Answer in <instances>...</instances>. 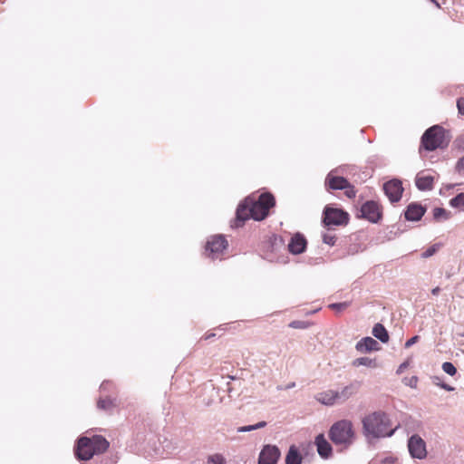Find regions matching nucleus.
Listing matches in <instances>:
<instances>
[{"instance_id":"obj_31","label":"nucleus","mask_w":464,"mask_h":464,"mask_svg":"<svg viewBox=\"0 0 464 464\" xmlns=\"http://www.w3.org/2000/svg\"><path fill=\"white\" fill-rule=\"evenodd\" d=\"M350 305L349 302L334 303L329 304V308L336 312H342Z\"/></svg>"},{"instance_id":"obj_21","label":"nucleus","mask_w":464,"mask_h":464,"mask_svg":"<svg viewBox=\"0 0 464 464\" xmlns=\"http://www.w3.org/2000/svg\"><path fill=\"white\" fill-rule=\"evenodd\" d=\"M302 457L295 445L290 446L285 457V464H301Z\"/></svg>"},{"instance_id":"obj_19","label":"nucleus","mask_w":464,"mask_h":464,"mask_svg":"<svg viewBox=\"0 0 464 464\" xmlns=\"http://www.w3.org/2000/svg\"><path fill=\"white\" fill-rule=\"evenodd\" d=\"M425 213V208L417 203H411L407 207L405 218L410 221H419Z\"/></svg>"},{"instance_id":"obj_13","label":"nucleus","mask_w":464,"mask_h":464,"mask_svg":"<svg viewBox=\"0 0 464 464\" xmlns=\"http://www.w3.org/2000/svg\"><path fill=\"white\" fill-rule=\"evenodd\" d=\"M251 218L249 198H246L244 202L238 205L236 212V219L231 225L232 227H241L246 220Z\"/></svg>"},{"instance_id":"obj_32","label":"nucleus","mask_w":464,"mask_h":464,"mask_svg":"<svg viewBox=\"0 0 464 464\" xmlns=\"http://www.w3.org/2000/svg\"><path fill=\"white\" fill-rule=\"evenodd\" d=\"M307 326H308V324L306 322L299 321V320L292 321L289 324V327H291L293 329H305V328H307Z\"/></svg>"},{"instance_id":"obj_2","label":"nucleus","mask_w":464,"mask_h":464,"mask_svg":"<svg viewBox=\"0 0 464 464\" xmlns=\"http://www.w3.org/2000/svg\"><path fill=\"white\" fill-rule=\"evenodd\" d=\"M109 445V441L100 435H95L92 438L82 437L79 439L75 448V455L81 460H89L94 455L105 452Z\"/></svg>"},{"instance_id":"obj_45","label":"nucleus","mask_w":464,"mask_h":464,"mask_svg":"<svg viewBox=\"0 0 464 464\" xmlns=\"http://www.w3.org/2000/svg\"><path fill=\"white\" fill-rule=\"evenodd\" d=\"M294 386H295V382H293V383L289 384V385L287 386V388H293Z\"/></svg>"},{"instance_id":"obj_8","label":"nucleus","mask_w":464,"mask_h":464,"mask_svg":"<svg viewBox=\"0 0 464 464\" xmlns=\"http://www.w3.org/2000/svg\"><path fill=\"white\" fill-rule=\"evenodd\" d=\"M407 446L413 459H423L427 457L426 442L418 434L409 438Z\"/></svg>"},{"instance_id":"obj_46","label":"nucleus","mask_w":464,"mask_h":464,"mask_svg":"<svg viewBox=\"0 0 464 464\" xmlns=\"http://www.w3.org/2000/svg\"><path fill=\"white\" fill-rule=\"evenodd\" d=\"M214 335H215L214 334H209V335H208V336L206 337V339H208V338H210V337H212V336H214Z\"/></svg>"},{"instance_id":"obj_41","label":"nucleus","mask_w":464,"mask_h":464,"mask_svg":"<svg viewBox=\"0 0 464 464\" xmlns=\"http://www.w3.org/2000/svg\"><path fill=\"white\" fill-rule=\"evenodd\" d=\"M111 385V383L109 382H103L102 384H101V390H106L108 389V386Z\"/></svg>"},{"instance_id":"obj_17","label":"nucleus","mask_w":464,"mask_h":464,"mask_svg":"<svg viewBox=\"0 0 464 464\" xmlns=\"http://www.w3.org/2000/svg\"><path fill=\"white\" fill-rule=\"evenodd\" d=\"M355 348L360 353H370L372 351H379L381 346L375 339L368 336L362 338L356 343Z\"/></svg>"},{"instance_id":"obj_38","label":"nucleus","mask_w":464,"mask_h":464,"mask_svg":"<svg viewBox=\"0 0 464 464\" xmlns=\"http://www.w3.org/2000/svg\"><path fill=\"white\" fill-rule=\"evenodd\" d=\"M457 107L459 110V112L462 115H464V98H459L457 101Z\"/></svg>"},{"instance_id":"obj_7","label":"nucleus","mask_w":464,"mask_h":464,"mask_svg":"<svg viewBox=\"0 0 464 464\" xmlns=\"http://www.w3.org/2000/svg\"><path fill=\"white\" fill-rule=\"evenodd\" d=\"M349 215L342 209L326 207L324 210V223L326 227L342 226L348 223Z\"/></svg>"},{"instance_id":"obj_4","label":"nucleus","mask_w":464,"mask_h":464,"mask_svg":"<svg viewBox=\"0 0 464 464\" xmlns=\"http://www.w3.org/2000/svg\"><path fill=\"white\" fill-rule=\"evenodd\" d=\"M251 218L260 221L268 215V210L275 205V198L270 193H263L257 200L249 198Z\"/></svg>"},{"instance_id":"obj_6","label":"nucleus","mask_w":464,"mask_h":464,"mask_svg":"<svg viewBox=\"0 0 464 464\" xmlns=\"http://www.w3.org/2000/svg\"><path fill=\"white\" fill-rule=\"evenodd\" d=\"M227 246L228 243L224 236H213L207 242L206 255L213 260L220 258Z\"/></svg>"},{"instance_id":"obj_29","label":"nucleus","mask_w":464,"mask_h":464,"mask_svg":"<svg viewBox=\"0 0 464 464\" xmlns=\"http://www.w3.org/2000/svg\"><path fill=\"white\" fill-rule=\"evenodd\" d=\"M439 248H440L439 244H434V245L430 246L424 252H422L421 257L429 258V257L432 256L439 250Z\"/></svg>"},{"instance_id":"obj_14","label":"nucleus","mask_w":464,"mask_h":464,"mask_svg":"<svg viewBox=\"0 0 464 464\" xmlns=\"http://www.w3.org/2000/svg\"><path fill=\"white\" fill-rule=\"evenodd\" d=\"M337 169L330 171L325 179V186L328 189H343L348 186L349 181L335 173Z\"/></svg>"},{"instance_id":"obj_35","label":"nucleus","mask_w":464,"mask_h":464,"mask_svg":"<svg viewBox=\"0 0 464 464\" xmlns=\"http://www.w3.org/2000/svg\"><path fill=\"white\" fill-rule=\"evenodd\" d=\"M343 189H344V194H345L348 198H354V197H355V195H356V191H355V189H354V187H353V186H352V185L350 184V182L348 183V186H347L346 188H344Z\"/></svg>"},{"instance_id":"obj_43","label":"nucleus","mask_w":464,"mask_h":464,"mask_svg":"<svg viewBox=\"0 0 464 464\" xmlns=\"http://www.w3.org/2000/svg\"><path fill=\"white\" fill-rule=\"evenodd\" d=\"M439 291H440V288H439V287L434 288V289L432 290V294H433V295H437V294L439 293Z\"/></svg>"},{"instance_id":"obj_25","label":"nucleus","mask_w":464,"mask_h":464,"mask_svg":"<svg viewBox=\"0 0 464 464\" xmlns=\"http://www.w3.org/2000/svg\"><path fill=\"white\" fill-rule=\"evenodd\" d=\"M450 205L452 208L464 210V192L458 194L456 197L450 200Z\"/></svg>"},{"instance_id":"obj_36","label":"nucleus","mask_w":464,"mask_h":464,"mask_svg":"<svg viewBox=\"0 0 464 464\" xmlns=\"http://www.w3.org/2000/svg\"><path fill=\"white\" fill-rule=\"evenodd\" d=\"M456 170L460 173L464 174V156L461 157L456 164Z\"/></svg>"},{"instance_id":"obj_12","label":"nucleus","mask_w":464,"mask_h":464,"mask_svg":"<svg viewBox=\"0 0 464 464\" xmlns=\"http://www.w3.org/2000/svg\"><path fill=\"white\" fill-rule=\"evenodd\" d=\"M360 387L361 383L357 381H354L342 388L340 391H335L337 404L343 403L351 397L355 395L358 392Z\"/></svg>"},{"instance_id":"obj_34","label":"nucleus","mask_w":464,"mask_h":464,"mask_svg":"<svg viewBox=\"0 0 464 464\" xmlns=\"http://www.w3.org/2000/svg\"><path fill=\"white\" fill-rule=\"evenodd\" d=\"M439 380H440V379H439V377H434V383H435L437 386H439V387H440L441 389H443V390H445V391H448V392H452V391H454V387H452V386H450V385H449V384H447V383H445V382H437V381H439Z\"/></svg>"},{"instance_id":"obj_16","label":"nucleus","mask_w":464,"mask_h":464,"mask_svg":"<svg viewBox=\"0 0 464 464\" xmlns=\"http://www.w3.org/2000/svg\"><path fill=\"white\" fill-rule=\"evenodd\" d=\"M306 244L307 242L304 237L299 233H296L291 237V240L288 243V249L292 254L298 255L304 251Z\"/></svg>"},{"instance_id":"obj_30","label":"nucleus","mask_w":464,"mask_h":464,"mask_svg":"<svg viewBox=\"0 0 464 464\" xmlns=\"http://www.w3.org/2000/svg\"><path fill=\"white\" fill-rule=\"evenodd\" d=\"M210 464H226L225 458L221 454H213L208 458Z\"/></svg>"},{"instance_id":"obj_27","label":"nucleus","mask_w":464,"mask_h":464,"mask_svg":"<svg viewBox=\"0 0 464 464\" xmlns=\"http://www.w3.org/2000/svg\"><path fill=\"white\" fill-rule=\"evenodd\" d=\"M98 408L102 410H110L114 406V402L111 398L100 399L98 401Z\"/></svg>"},{"instance_id":"obj_26","label":"nucleus","mask_w":464,"mask_h":464,"mask_svg":"<svg viewBox=\"0 0 464 464\" xmlns=\"http://www.w3.org/2000/svg\"><path fill=\"white\" fill-rule=\"evenodd\" d=\"M266 426V421H259V422H257L256 424H254V425H247V426L239 427V428H237V432H248V431H252V430H256L264 428Z\"/></svg>"},{"instance_id":"obj_24","label":"nucleus","mask_w":464,"mask_h":464,"mask_svg":"<svg viewBox=\"0 0 464 464\" xmlns=\"http://www.w3.org/2000/svg\"><path fill=\"white\" fill-rule=\"evenodd\" d=\"M354 366H367L371 368H375L377 363L375 360L368 358V357H360L353 361Z\"/></svg>"},{"instance_id":"obj_11","label":"nucleus","mask_w":464,"mask_h":464,"mask_svg":"<svg viewBox=\"0 0 464 464\" xmlns=\"http://www.w3.org/2000/svg\"><path fill=\"white\" fill-rule=\"evenodd\" d=\"M383 190L391 202H397L401 198L403 188L399 179H392L384 183Z\"/></svg>"},{"instance_id":"obj_22","label":"nucleus","mask_w":464,"mask_h":464,"mask_svg":"<svg viewBox=\"0 0 464 464\" xmlns=\"http://www.w3.org/2000/svg\"><path fill=\"white\" fill-rule=\"evenodd\" d=\"M372 333L373 336L380 340L382 343H385L389 341V334L382 324H376L373 326Z\"/></svg>"},{"instance_id":"obj_42","label":"nucleus","mask_w":464,"mask_h":464,"mask_svg":"<svg viewBox=\"0 0 464 464\" xmlns=\"http://www.w3.org/2000/svg\"><path fill=\"white\" fill-rule=\"evenodd\" d=\"M416 383H417V378H416V377L411 378V383H410V384H411V386H413V385H415Z\"/></svg>"},{"instance_id":"obj_44","label":"nucleus","mask_w":464,"mask_h":464,"mask_svg":"<svg viewBox=\"0 0 464 464\" xmlns=\"http://www.w3.org/2000/svg\"><path fill=\"white\" fill-rule=\"evenodd\" d=\"M430 1L433 2L438 7H440V5H439V3H437L436 0H430Z\"/></svg>"},{"instance_id":"obj_39","label":"nucleus","mask_w":464,"mask_h":464,"mask_svg":"<svg viewBox=\"0 0 464 464\" xmlns=\"http://www.w3.org/2000/svg\"><path fill=\"white\" fill-rule=\"evenodd\" d=\"M409 366V362H402L401 364H400V366L398 367L397 371H396V373L397 374H401L403 372V371Z\"/></svg>"},{"instance_id":"obj_5","label":"nucleus","mask_w":464,"mask_h":464,"mask_svg":"<svg viewBox=\"0 0 464 464\" xmlns=\"http://www.w3.org/2000/svg\"><path fill=\"white\" fill-rule=\"evenodd\" d=\"M421 144L429 151L443 147L444 129L439 125L429 128L421 137Z\"/></svg>"},{"instance_id":"obj_3","label":"nucleus","mask_w":464,"mask_h":464,"mask_svg":"<svg viewBox=\"0 0 464 464\" xmlns=\"http://www.w3.org/2000/svg\"><path fill=\"white\" fill-rule=\"evenodd\" d=\"M329 437L336 446L349 447L354 438L352 422L347 420L335 422L329 430Z\"/></svg>"},{"instance_id":"obj_9","label":"nucleus","mask_w":464,"mask_h":464,"mask_svg":"<svg viewBox=\"0 0 464 464\" xmlns=\"http://www.w3.org/2000/svg\"><path fill=\"white\" fill-rule=\"evenodd\" d=\"M361 217L372 223H377L382 218V210L375 201H367L361 208Z\"/></svg>"},{"instance_id":"obj_10","label":"nucleus","mask_w":464,"mask_h":464,"mask_svg":"<svg viewBox=\"0 0 464 464\" xmlns=\"http://www.w3.org/2000/svg\"><path fill=\"white\" fill-rule=\"evenodd\" d=\"M281 452L276 445H265L258 457V464H276Z\"/></svg>"},{"instance_id":"obj_33","label":"nucleus","mask_w":464,"mask_h":464,"mask_svg":"<svg viewBox=\"0 0 464 464\" xmlns=\"http://www.w3.org/2000/svg\"><path fill=\"white\" fill-rule=\"evenodd\" d=\"M323 241L324 244H327L329 246H334L336 241V237L332 234H324L323 235Z\"/></svg>"},{"instance_id":"obj_23","label":"nucleus","mask_w":464,"mask_h":464,"mask_svg":"<svg viewBox=\"0 0 464 464\" xmlns=\"http://www.w3.org/2000/svg\"><path fill=\"white\" fill-rule=\"evenodd\" d=\"M433 218L437 221L447 220L450 218V212L442 208L433 209Z\"/></svg>"},{"instance_id":"obj_37","label":"nucleus","mask_w":464,"mask_h":464,"mask_svg":"<svg viewBox=\"0 0 464 464\" xmlns=\"http://www.w3.org/2000/svg\"><path fill=\"white\" fill-rule=\"evenodd\" d=\"M419 338H420L419 335H415V336L411 337V339H409L404 344L405 348H410L411 346H412L414 343H416L419 341Z\"/></svg>"},{"instance_id":"obj_20","label":"nucleus","mask_w":464,"mask_h":464,"mask_svg":"<svg viewBox=\"0 0 464 464\" xmlns=\"http://www.w3.org/2000/svg\"><path fill=\"white\" fill-rule=\"evenodd\" d=\"M335 391L328 390L316 394L315 399L324 405L332 406L337 404Z\"/></svg>"},{"instance_id":"obj_15","label":"nucleus","mask_w":464,"mask_h":464,"mask_svg":"<svg viewBox=\"0 0 464 464\" xmlns=\"http://www.w3.org/2000/svg\"><path fill=\"white\" fill-rule=\"evenodd\" d=\"M433 182L434 177L425 171H420L416 175L415 185L420 190H431L433 188Z\"/></svg>"},{"instance_id":"obj_40","label":"nucleus","mask_w":464,"mask_h":464,"mask_svg":"<svg viewBox=\"0 0 464 464\" xmlns=\"http://www.w3.org/2000/svg\"><path fill=\"white\" fill-rule=\"evenodd\" d=\"M395 459L392 457H387L382 460V464H394Z\"/></svg>"},{"instance_id":"obj_1","label":"nucleus","mask_w":464,"mask_h":464,"mask_svg":"<svg viewBox=\"0 0 464 464\" xmlns=\"http://www.w3.org/2000/svg\"><path fill=\"white\" fill-rule=\"evenodd\" d=\"M391 421L388 415L382 411H375L362 420L363 431L366 436L372 438L392 437L396 429H390Z\"/></svg>"},{"instance_id":"obj_18","label":"nucleus","mask_w":464,"mask_h":464,"mask_svg":"<svg viewBox=\"0 0 464 464\" xmlns=\"http://www.w3.org/2000/svg\"><path fill=\"white\" fill-rule=\"evenodd\" d=\"M314 443L317 448V452L322 458L327 459L332 455V446L326 440L324 434L317 435Z\"/></svg>"},{"instance_id":"obj_28","label":"nucleus","mask_w":464,"mask_h":464,"mask_svg":"<svg viewBox=\"0 0 464 464\" xmlns=\"http://www.w3.org/2000/svg\"><path fill=\"white\" fill-rule=\"evenodd\" d=\"M441 368L444 372H446L447 374H449L450 376L455 375L457 372L456 367L453 365V363H451L450 362H443Z\"/></svg>"}]
</instances>
